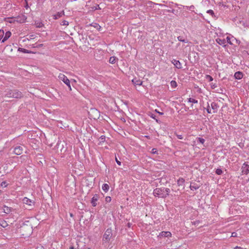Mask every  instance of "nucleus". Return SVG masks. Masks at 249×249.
Segmentation results:
<instances>
[{"instance_id":"f257e3e1","label":"nucleus","mask_w":249,"mask_h":249,"mask_svg":"<svg viewBox=\"0 0 249 249\" xmlns=\"http://www.w3.org/2000/svg\"><path fill=\"white\" fill-rule=\"evenodd\" d=\"M32 227L31 224H22L18 228V231L20 234L25 237L30 235L32 232Z\"/></svg>"},{"instance_id":"f03ea898","label":"nucleus","mask_w":249,"mask_h":249,"mask_svg":"<svg viewBox=\"0 0 249 249\" xmlns=\"http://www.w3.org/2000/svg\"><path fill=\"white\" fill-rule=\"evenodd\" d=\"M5 96L9 98H20L23 96L21 92L17 90H9L6 91Z\"/></svg>"},{"instance_id":"7ed1b4c3","label":"nucleus","mask_w":249,"mask_h":249,"mask_svg":"<svg viewBox=\"0 0 249 249\" xmlns=\"http://www.w3.org/2000/svg\"><path fill=\"white\" fill-rule=\"evenodd\" d=\"M58 78L69 87L70 90H71V86L70 85V81L66 76H65L63 73H59L58 75Z\"/></svg>"},{"instance_id":"20e7f679","label":"nucleus","mask_w":249,"mask_h":249,"mask_svg":"<svg viewBox=\"0 0 249 249\" xmlns=\"http://www.w3.org/2000/svg\"><path fill=\"white\" fill-rule=\"evenodd\" d=\"M153 194L155 196H157L159 197H166V195L163 190V188H156L154 190Z\"/></svg>"},{"instance_id":"39448f33","label":"nucleus","mask_w":249,"mask_h":249,"mask_svg":"<svg viewBox=\"0 0 249 249\" xmlns=\"http://www.w3.org/2000/svg\"><path fill=\"white\" fill-rule=\"evenodd\" d=\"M26 18L25 16L22 15L18 17L12 18V21H10V22H17L18 23H23L25 21Z\"/></svg>"},{"instance_id":"423d86ee","label":"nucleus","mask_w":249,"mask_h":249,"mask_svg":"<svg viewBox=\"0 0 249 249\" xmlns=\"http://www.w3.org/2000/svg\"><path fill=\"white\" fill-rule=\"evenodd\" d=\"M112 236V231L110 229H108L106 230L105 233L104 234L103 238L107 241L110 240L111 237Z\"/></svg>"},{"instance_id":"0eeeda50","label":"nucleus","mask_w":249,"mask_h":249,"mask_svg":"<svg viewBox=\"0 0 249 249\" xmlns=\"http://www.w3.org/2000/svg\"><path fill=\"white\" fill-rule=\"evenodd\" d=\"M23 148L20 146H18L14 148V152L17 155H20L22 153Z\"/></svg>"},{"instance_id":"6e6552de","label":"nucleus","mask_w":249,"mask_h":249,"mask_svg":"<svg viewBox=\"0 0 249 249\" xmlns=\"http://www.w3.org/2000/svg\"><path fill=\"white\" fill-rule=\"evenodd\" d=\"M172 63L174 64L175 67L177 69H181L182 65L181 63L178 61L176 59H173L172 60Z\"/></svg>"},{"instance_id":"1a4fd4ad","label":"nucleus","mask_w":249,"mask_h":249,"mask_svg":"<svg viewBox=\"0 0 249 249\" xmlns=\"http://www.w3.org/2000/svg\"><path fill=\"white\" fill-rule=\"evenodd\" d=\"M64 15V11H62L61 12H57L56 14L53 15V17L54 19H57L60 18Z\"/></svg>"},{"instance_id":"9d476101","label":"nucleus","mask_w":249,"mask_h":249,"mask_svg":"<svg viewBox=\"0 0 249 249\" xmlns=\"http://www.w3.org/2000/svg\"><path fill=\"white\" fill-rule=\"evenodd\" d=\"M242 172L244 174H248L249 173V166L244 163L242 166Z\"/></svg>"},{"instance_id":"9b49d317","label":"nucleus","mask_w":249,"mask_h":249,"mask_svg":"<svg viewBox=\"0 0 249 249\" xmlns=\"http://www.w3.org/2000/svg\"><path fill=\"white\" fill-rule=\"evenodd\" d=\"M98 199V196L97 194H95L94 195V196L92 197L91 201V203L92 204V205L93 207H95L97 205L96 201Z\"/></svg>"},{"instance_id":"f8f14e48","label":"nucleus","mask_w":249,"mask_h":249,"mask_svg":"<svg viewBox=\"0 0 249 249\" xmlns=\"http://www.w3.org/2000/svg\"><path fill=\"white\" fill-rule=\"evenodd\" d=\"M216 41L218 44L220 45H222L224 47L226 46V40L225 39H221L218 38L216 39Z\"/></svg>"},{"instance_id":"ddd939ff","label":"nucleus","mask_w":249,"mask_h":249,"mask_svg":"<svg viewBox=\"0 0 249 249\" xmlns=\"http://www.w3.org/2000/svg\"><path fill=\"white\" fill-rule=\"evenodd\" d=\"M23 202L24 204H27L29 206H32L34 204V202L32 200L27 197H24L23 199Z\"/></svg>"},{"instance_id":"4468645a","label":"nucleus","mask_w":249,"mask_h":249,"mask_svg":"<svg viewBox=\"0 0 249 249\" xmlns=\"http://www.w3.org/2000/svg\"><path fill=\"white\" fill-rule=\"evenodd\" d=\"M11 35V33L10 31L6 32V33L4 35V36L3 39L1 40V42H4L6 40H7L10 37Z\"/></svg>"},{"instance_id":"2eb2a0df","label":"nucleus","mask_w":249,"mask_h":249,"mask_svg":"<svg viewBox=\"0 0 249 249\" xmlns=\"http://www.w3.org/2000/svg\"><path fill=\"white\" fill-rule=\"evenodd\" d=\"M3 212L5 213H9L13 211V208L11 207H9L6 206H4L3 207Z\"/></svg>"},{"instance_id":"dca6fc26","label":"nucleus","mask_w":249,"mask_h":249,"mask_svg":"<svg viewBox=\"0 0 249 249\" xmlns=\"http://www.w3.org/2000/svg\"><path fill=\"white\" fill-rule=\"evenodd\" d=\"M132 83L135 85H139V86H141L142 85V82L140 80V79H138L137 78H134L132 80Z\"/></svg>"},{"instance_id":"f3484780","label":"nucleus","mask_w":249,"mask_h":249,"mask_svg":"<svg viewBox=\"0 0 249 249\" xmlns=\"http://www.w3.org/2000/svg\"><path fill=\"white\" fill-rule=\"evenodd\" d=\"M211 108H212V109H213V113H216L217 112V108H218V106L217 105L216 103H214V102H213L211 103Z\"/></svg>"},{"instance_id":"a211bd4d","label":"nucleus","mask_w":249,"mask_h":249,"mask_svg":"<svg viewBox=\"0 0 249 249\" xmlns=\"http://www.w3.org/2000/svg\"><path fill=\"white\" fill-rule=\"evenodd\" d=\"M235 78L236 79H241L243 77V73L241 72H236L234 74Z\"/></svg>"},{"instance_id":"6ab92c4d","label":"nucleus","mask_w":249,"mask_h":249,"mask_svg":"<svg viewBox=\"0 0 249 249\" xmlns=\"http://www.w3.org/2000/svg\"><path fill=\"white\" fill-rule=\"evenodd\" d=\"M160 236L164 237H170L171 236V233L169 231H162L160 233Z\"/></svg>"},{"instance_id":"aec40b11","label":"nucleus","mask_w":249,"mask_h":249,"mask_svg":"<svg viewBox=\"0 0 249 249\" xmlns=\"http://www.w3.org/2000/svg\"><path fill=\"white\" fill-rule=\"evenodd\" d=\"M102 188L103 190L105 192H107L109 189V186L107 184L105 183L103 185Z\"/></svg>"},{"instance_id":"412c9836","label":"nucleus","mask_w":249,"mask_h":249,"mask_svg":"<svg viewBox=\"0 0 249 249\" xmlns=\"http://www.w3.org/2000/svg\"><path fill=\"white\" fill-rule=\"evenodd\" d=\"M185 180L183 178H179L177 181V183L178 186H182Z\"/></svg>"},{"instance_id":"4be33fe9","label":"nucleus","mask_w":249,"mask_h":249,"mask_svg":"<svg viewBox=\"0 0 249 249\" xmlns=\"http://www.w3.org/2000/svg\"><path fill=\"white\" fill-rule=\"evenodd\" d=\"M0 226L3 228H6L8 226V224L6 221L2 220L0 221Z\"/></svg>"},{"instance_id":"5701e85b","label":"nucleus","mask_w":249,"mask_h":249,"mask_svg":"<svg viewBox=\"0 0 249 249\" xmlns=\"http://www.w3.org/2000/svg\"><path fill=\"white\" fill-rule=\"evenodd\" d=\"M117 60V58L115 56H111L109 58V62L111 64H114Z\"/></svg>"},{"instance_id":"b1692460","label":"nucleus","mask_w":249,"mask_h":249,"mask_svg":"<svg viewBox=\"0 0 249 249\" xmlns=\"http://www.w3.org/2000/svg\"><path fill=\"white\" fill-rule=\"evenodd\" d=\"M170 85L172 88H175L177 87V83L175 81L172 80L170 82Z\"/></svg>"},{"instance_id":"393cba45","label":"nucleus","mask_w":249,"mask_h":249,"mask_svg":"<svg viewBox=\"0 0 249 249\" xmlns=\"http://www.w3.org/2000/svg\"><path fill=\"white\" fill-rule=\"evenodd\" d=\"M163 190L164 192L165 195H166V197L169 195V193H170V189L167 188H163Z\"/></svg>"},{"instance_id":"a878e982","label":"nucleus","mask_w":249,"mask_h":249,"mask_svg":"<svg viewBox=\"0 0 249 249\" xmlns=\"http://www.w3.org/2000/svg\"><path fill=\"white\" fill-rule=\"evenodd\" d=\"M178 40L181 42H183L184 43H187L188 41L186 39L183 38V37L181 36H179L178 37Z\"/></svg>"},{"instance_id":"bb28decb","label":"nucleus","mask_w":249,"mask_h":249,"mask_svg":"<svg viewBox=\"0 0 249 249\" xmlns=\"http://www.w3.org/2000/svg\"><path fill=\"white\" fill-rule=\"evenodd\" d=\"M188 102H190V103H198V101L195 99H193V98H189L188 99Z\"/></svg>"},{"instance_id":"cd10ccee","label":"nucleus","mask_w":249,"mask_h":249,"mask_svg":"<svg viewBox=\"0 0 249 249\" xmlns=\"http://www.w3.org/2000/svg\"><path fill=\"white\" fill-rule=\"evenodd\" d=\"M106 137L105 136H101L99 138L100 143L103 142L105 141Z\"/></svg>"},{"instance_id":"c85d7f7f","label":"nucleus","mask_w":249,"mask_h":249,"mask_svg":"<svg viewBox=\"0 0 249 249\" xmlns=\"http://www.w3.org/2000/svg\"><path fill=\"white\" fill-rule=\"evenodd\" d=\"M222 173L223 172L221 169H217L215 171V173L218 175H221Z\"/></svg>"},{"instance_id":"c756f323","label":"nucleus","mask_w":249,"mask_h":249,"mask_svg":"<svg viewBox=\"0 0 249 249\" xmlns=\"http://www.w3.org/2000/svg\"><path fill=\"white\" fill-rule=\"evenodd\" d=\"M61 25L68 26L69 25V22L67 20H63L61 23Z\"/></svg>"},{"instance_id":"7c9ffc66","label":"nucleus","mask_w":249,"mask_h":249,"mask_svg":"<svg viewBox=\"0 0 249 249\" xmlns=\"http://www.w3.org/2000/svg\"><path fill=\"white\" fill-rule=\"evenodd\" d=\"M4 35V32L3 30H0V41L2 39Z\"/></svg>"},{"instance_id":"2f4dec72","label":"nucleus","mask_w":249,"mask_h":249,"mask_svg":"<svg viewBox=\"0 0 249 249\" xmlns=\"http://www.w3.org/2000/svg\"><path fill=\"white\" fill-rule=\"evenodd\" d=\"M206 78L209 80V81H212L213 80V77L209 75H206Z\"/></svg>"},{"instance_id":"473e14b6","label":"nucleus","mask_w":249,"mask_h":249,"mask_svg":"<svg viewBox=\"0 0 249 249\" xmlns=\"http://www.w3.org/2000/svg\"><path fill=\"white\" fill-rule=\"evenodd\" d=\"M94 27L97 28L98 30H100V29L101 28V27L97 23H95V25H94Z\"/></svg>"},{"instance_id":"72a5a7b5","label":"nucleus","mask_w":249,"mask_h":249,"mask_svg":"<svg viewBox=\"0 0 249 249\" xmlns=\"http://www.w3.org/2000/svg\"><path fill=\"white\" fill-rule=\"evenodd\" d=\"M198 141L199 142H200L202 144H203L205 142V140L201 138H198Z\"/></svg>"},{"instance_id":"f704fd0d","label":"nucleus","mask_w":249,"mask_h":249,"mask_svg":"<svg viewBox=\"0 0 249 249\" xmlns=\"http://www.w3.org/2000/svg\"><path fill=\"white\" fill-rule=\"evenodd\" d=\"M207 13L210 14L212 16H213L214 15V12L212 10H208Z\"/></svg>"},{"instance_id":"c9c22d12","label":"nucleus","mask_w":249,"mask_h":249,"mask_svg":"<svg viewBox=\"0 0 249 249\" xmlns=\"http://www.w3.org/2000/svg\"><path fill=\"white\" fill-rule=\"evenodd\" d=\"M18 50L23 52V53H28V51L25 49L23 48H19Z\"/></svg>"},{"instance_id":"e433bc0d","label":"nucleus","mask_w":249,"mask_h":249,"mask_svg":"<svg viewBox=\"0 0 249 249\" xmlns=\"http://www.w3.org/2000/svg\"><path fill=\"white\" fill-rule=\"evenodd\" d=\"M151 153L152 154H157V150L156 148H153L151 151Z\"/></svg>"},{"instance_id":"4c0bfd02","label":"nucleus","mask_w":249,"mask_h":249,"mask_svg":"<svg viewBox=\"0 0 249 249\" xmlns=\"http://www.w3.org/2000/svg\"><path fill=\"white\" fill-rule=\"evenodd\" d=\"M226 40H227V41L228 43H229L230 44H232L231 42V40H230V37H229V36H227L226 37Z\"/></svg>"},{"instance_id":"58836bf2","label":"nucleus","mask_w":249,"mask_h":249,"mask_svg":"<svg viewBox=\"0 0 249 249\" xmlns=\"http://www.w3.org/2000/svg\"><path fill=\"white\" fill-rule=\"evenodd\" d=\"M190 188L191 190H193L194 189V190H196L198 188V187H195L194 186H192V185H190Z\"/></svg>"},{"instance_id":"ea45409f","label":"nucleus","mask_w":249,"mask_h":249,"mask_svg":"<svg viewBox=\"0 0 249 249\" xmlns=\"http://www.w3.org/2000/svg\"><path fill=\"white\" fill-rule=\"evenodd\" d=\"M43 26V24L41 22H39V23H37V27L38 28H41Z\"/></svg>"},{"instance_id":"a19ab883","label":"nucleus","mask_w":249,"mask_h":249,"mask_svg":"<svg viewBox=\"0 0 249 249\" xmlns=\"http://www.w3.org/2000/svg\"><path fill=\"white\" fill-rule=\"evenodd\" d=\"M211 86L212 88L213 89H215L217 87V86L215 84H213V83L212 84H211Z\"/></svg>"},{"instance_id":"79ce46f5","label":"nucleus","mask_w":249,"mask_h":249,"mask_svg":"<svg viewBox=\"0 0 249 249\" xmlns=\"http://www.w3.org/2000/svg\"><path fill=\"white\" fill-rule=\"evenodd\" d=\"M111 197L110 196H107L106 198V201L107 202H110L111 201Z\"/></svg>"},{"instance_id":"37998d69","label":"nucleus","mask_w":249,"mask_h":249,"mask_svg":"<svg viewBox=\"0 0 249 249\" xmlns=\"http://www.w3.org/2000/svg\"><path fill=\"white\" fill-rule=\"evenodd\" d=\"M207 111L208 113H212V112H211V109L209 108V105H208V107H207Z\"/></svg>"},{"instance_id":"c03bdc74","label":"nucleus","mask_w":249,"mask_h":249,"mask_svg":"<svg viewBox=\"0 0 249 249\" xmlns=\"http://www.w3.org/2000/svg\"><path fill=\"white\" fill-rule=\"evenodd\" d=\"M115 160H116V161L117 162V163L119 165H120L121 164V161H120L116 157L115 158Z\"/></svg>"},{"instance_id":"a18cd8bd","label":"nucleus","mask_w":249,"mask_h":249,"mask_svg":"<svg viewBox=\"0 0 249 249\" xmlns=\"http://www.w3.org/2000/svg\"><path fill=\"white\" fill-rule=\"evenodd\" d=\"M1 185L2 186L6 187L7 186V183L5 181H3L1 183Z\"/></svg>"},{"instance_id":"49530a36","label":"nucleus","mask_w":249,"mask_h":249,"mask_svg":"<svg viewBox=\"0 0 249 249\" xmlns=\"http://www.w3.org/2000/svg\"><path fill=\"white\" fill-rule=\"evenodd\" d=\"M177 137L179 139H183V137H182V136L181 135H177Z\"/></svg>"},{"instance_id":"de8ad7c7","label":"nucleus","mask_w":249,"mask_h":249,"mask_svg":"<svg viewBox=\"0 0 249 249\" xmlns=\"http://www.w3.org/2000/svg\"><path fill=\"white\" fill-rule=\"evenodd\" d=\"M231 236L232 237H236V236H237V233L236 232H232V234H231Z\"/></svg>"},{"instance_id":"09e8293b","label":"nucleus","mask_w":249,"mask_h":249,"mask_svg":"<svg viewBox=\"0 0 249 249\" xmlns=\"http://www.w3.org/2000/svg\"><path fill=\"white\" fill-rule=\"evenodd\" d=\"M36 249H44V248L41 246H39L37 247Z\"/></svg>"},{"instance_id":"8fccbe9b","label":"nucleus","mask_w":249,"mask_h":249,"mask_svg":"<svg viewBox=\"0 0 249 249\" xmlns=\"http://www.w3.org/2000/svg\"><path fill=\"white\" fill-rule=\"evenodd\" d=\"M234 249H243L240 247L236 246V247H235Z\"/></svg>"},{"instance_id":"3c124183","label":"nucleus","mask_w":249,"mask_h":249,"mask_svg":"<svg viewBox=\"0 0 249 249\" xmlns=\"http://www.w3.org/2000/svg\"><path fill=\"white\" fill-rule=\"evenodd\" d=\"M93 111H94V112H95L97 113V115H98V114L99 112L97 111V110H93Z\"/></svg>"},{"instance_id":"603ef678","label":"nucleus","mask_w":249,"mask_h":249,"mask_svg":"<svg viewBox=\"0 0 249 249\" xmlns=\"http://www.w3.org/2000/svg\"><path fill=\"white\" fill-rule=\"evenodd\" d=\"M157 112H158V113H159L160 114H161V115L163 114V113H162V112H158V111H157Z\"/></svg>"},{"instance_id":"864d4df0","label":"nucleus","mask_w":249,"mask_h":249,"mask_svg":"<svg viewBox=\"0 0 249 249\" xmlns=\"http://www.w3.org/2000/svg\"><path fill=\"white\" fill-rule=\"evenodd\" d=\"M43 46V44H39L38 45V46L40 47V46Z\"/></svg>"},{"instance_id":"5fc2aeb1","label":"nucleus","mask_w":249,"mask_h":249,"mask_svg":"<svg viewBox=\"0 0 249 249\" xmlns=\"http://www.w3.org/2000/svg\"><path fill=\"white\" fill-rule=\"evenodd\" d=\"M128 226L129 227H130V223H128Z\"/></svg>"},{"instance_id":"6e6d98bb","label":"nucleus","mask_w":249,"mask_h":249,"mask_svg":"<svg viewBox=\"0 0 249 249\" xmlns=\"http://www.w3.org/2000/svg\"><path fill=\"white\" fill-rule=\"evenodd\" d=\"M70 249H74V248L73 247H70Z\"/></svg>"},{"instance_id":"4d7b16f0","label":"nucleus","mask_w":249,"mask_h":249,"mask_svg":"<svg viewBox=\"0 0 249 249\" xmlns=\"http://www.w3.org/2000/svg\"><path fill=\"white\" fill-rule=\"evenodd\" d=\"M151 117H152V118H154V119H155L154 116H153V115H152V116H151Z\"/></svg>"}]
</instances>
